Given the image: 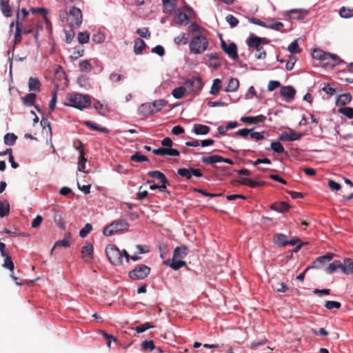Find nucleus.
Returning <instances> with one entry per match:
<instances>
[{"label":"nucleus","mask_w":353,"mask_h":353,"mask_svg":"<svg viewBox=\"0 0 353 353\" xmlns=\"http://www.w3.org/2000/svg\"><path fill=\"white\" fill-rule=\"evenodd\" d=\"M130 160L134 162H143L148 161V159L146 156L141 154L139 152H137L135 154L130 157Z\"/></svg>","instance_id":"47"},{"label":"nucleus","mask_w":353,"mask_h":353,"mask_svg":"<svg viewBox=\"0 0 353 353\" xmlns=\"http://www.w3.org/2000/svg\"><path fill=\"white\" fill-rule=\"evenodd\" d=\"M341 303L334 301H326L325 303V307L327 310H332L334 308L339 309L341 307Z\"/></svg>","instance_id":"59"},{"label":"nucleus","mask_w":353,"mask_h":353,"mask_svg":"<svg viewBox=\"0 0 353 353\" xmlns=\"http://www.w3.org/2000/svg\"><path fill=\"white\" fill-rule=\"evenodd\" d=\"M90 39V34L87 32H81L78 34V41L80 43H87Z\"/></svg>","instance_id":"56"},{"label":"nucleus","mask_w":353,"mask_h":353,"mask_svg":"<svg viewBox=\"0 0 353 353\" xmlns=\"http://www.w3.org/2000/svg\"><path fill=\"white\" fill-rule=\"evenodd\" d=\"M17 139V137L14 133H7L4 136V143L7 145H13Z\"/></svg>","instance_id":"41"},{"label":"nucleus","mask_w":353,"mask_h":353,"mask_svg":"<svg viewBox=\"0 0 353 353\" xmlns=\"http://www.w3.org/2000/svg\"><path fill=\"white\" fill-rule=\"evenodd\" d=\"M226 21L230 24L231 28L236 27L239 23V20L232 14H228L226 17Z\"/></svg>","instance_id":"60"},{"label":"nucleus","mask_w":353,"mask_h":353,"mask_svg":"<svg viewBox=\"0 0 353 353\" xmlns=\"http://www.w3.org/2000/svg\"><path fill=\"white\" fill-rule=\"evenodd\" d=\"M210 128L208 125L202 124H194L192 128V132L196 134L205 135L208 134Z\"/></svg>","instance_id":"23"},{"label":"nucleus","mask_w":353,"mask_h":353,"mask_svg":"<svg viewBox=\"0 0 353 353\" xmlns=\"http://www.w3.org/2000/svg\"><path fill=\"white\" fill-rule=\"evenodd\" d=\"M341 270L345 274L353 273V259H346L344 260V263H341Z\"/></svg>","instance_id":"28"},{"label":"nucleus","mask_w":353,"mask_h":353,"mask_svg":"<svg viewBox=\"0 0 353 353\" xmlns=\"http://www.w3.org/2000/svg\"><path fill=\"white\" fill-rule=\"evenodd\" d=\"M272 288L278 292H285L288 290L287 285L284 283L275 282L272 284Z\"/></svg>","instance_id":"50"},{"label":"nucleus","mask_w":353,"mask_h":353,"mask_svg":"<svg viewBox=\"0 0 353 353\" xmlns=\"http://www.w3.org/2000/svg\"><path fill=\"white\" fill-rule=\"evenodd\" d=\"M177 174L179 176L185 178L187 180H190L192 176L196 177H201L203 176V174L199 169H195L191 167L188 168H179Z\"/></svg>","instance_id":"11"},{"label":"nucleus","mask_w":353,"mask_h":353,"mask_svg":"<svg viewBox=\"0 0 353 353\" xmlns=\"http://www.w3.org/2000/svg\"><path fill=\"white\" fill-rule=\"evenodd\" d=\"M302 134L296 132H291L290 133L283 132L279 137V140L282 141H293L299 140Z\"/></svg>","instance_id":"17"},{"label":"nucleus","mask_w":353,"mask_h":353,"mask_svg":"<svg viewBox=\"0 0 353 353\" xmlns=\"http://www.w3.org/2000/svg\"><path fill=\"white\" fill-rule=\"evenodd\" d=\"M188 254L187 248L185 247H176L173 252L172 258L174 259H183Z\"/></svg>","instance_id":"32"},{"label":"nucleus","mask_w":353,"mask_h":353,"mask_svg":"<svg viewBox=\"0 0 353 353\" xmlns=\"http://www.w3.org/2000/svg\"><path fill=\"white\" fill-rule=\"evenodd\" d=\"M124 77L122 74L112 72L110 74L109 79L113 83H117L122 80Z\"/></svg>","instance_id":"63"},{"label":"nucleus","mask_w":353,"mask_h":353,"mask_svg":"<svg viewBox=\"0 0 353 353\" xmlns=\"http://www.w3.org/2000/svg\"><path fill=\"white\" fill-rule=\"evenodd\" d=\"M239 86V81L236 78H231L228 82V86L225 88L226 92H236Z\"/></svg>","instance_id":"30"},{"label":"nucleus","mask_w":353,"mask_h":353,"mask_svg":"<svg viewBox=\"0 0 353 353\" xmlns=\"http://www.w3.org/2000/svg\"><path fill=\"white\" fill-rule=\"evenodd\" d=\"M280 94L286 99H292L296 94V90L290 85L283 86L280 90Z\"/></svg>","instance_id":"20"},{"label":"nucleus","mask_w":353,"mask_h":353,"mask_svg":"<svg viewBox=\"0 0 353 353\" xmlns=\"http://www.w3.org/2000/svg\"><path fill=\"white\" fill-rule=\"evenodd\" d=\"M263 41L267 43L265 39L254 35H251L247 39V44L249 48H254L257 51V53L255 54V57L257 59H264L266 57V52L261 46Z\"/></svg>","instance_id":"4"},{"label":"nucleus","mask_w":353,"mask_h":353,"mask_svg":"<svg viewBox=\"0 0 353 353\" xmlns=\"http://www.w3.org/2000/svg\"><path fill=\"white\" fill-rule=\"evenodd\" d=\"M10 205L8 201H0V217H4L9 214Z\"/></svg>","instance_id":"33"},{"label":"nucleus","mask_w":353,"mask_h":353,"mask_svg":"<svg viewBox=\"0 0 353 353\" xmlns=\"http://www.w3.org/2000/svg\"><path fill=\"white\" fill-rule=\"evenodd\" d=\"M239 183L243 185H247V186H249L250 188H256L257 186H262L263 185H265V182L261 181H256L254 180H252L251 179H249V178H242Z\"/></svg>","instance_id":"21"},{"label":"nucleus","mask_w":353,"mask_h":353,"mask_svg":"<svg viewBox=\"0 0 353 353\" xmlns=\"http://www.w3.org/2000/svg\"><path fill=\"white\" fill-rule=\"evenodd\" d=\"M272 150L278 154L283 153L285 149L279 141L272 142L270 144Z\"/></svg>","instance_id":"46"},{"label":"nucleus","mask_w":353,"mask_h":353,"mask_svg":"<svg viewBox=\"0 0 353 353\" xmlns=\"http://www.w3.org/2000/svg\"><path fill=\"white\" fill-rule=\"evenodd\" d=\"M274 243L279 247H284L288 245V240L286 235L283 234H276L273 239Z\"/></svg>","instance_id":"22"},{"label":"nucleus","mask_w":353,"mask_h":353,"mask_svg":"<svg viewBox=\"0 0 353 353\" xmlns=\"http://www.w3.org/2000/svg\"><path fill=\"white\" fill-rule=\"evenodd\" d=\"M266 28H270L276 31H280L284 27V24L282 22H273V19H268Z\"/></svg>","instance_id":"35"},{"label":"nucleus","mask_w":353,"mask_h":353,"mask_svg":"<svg viewBox=\"0 0 353 353\" xmlns=\"http://www.w3.org/2000/svg\"><path fill=\"white\" fill-rule=\"evenodd\" d=\"M221 47L223 52L232 59L236 60L238 59L237 46L234 42L227 44L224 40L221 39Z\"/></svg>","instance_id":"10"},{"label":"nucleus","mask_w":353,"mask_h":353,"mask_svg":"<svg viewBox=\"0 0 353 353\" xmlns=\"http://www.w3.org/2000/svg\"><path fill=\"white\" fill-rule=\"evenodd\" d=\"M186 265L185 262L181 260H176V259L172 258V262L170 264V266L174 270H177L185 266Z\"/></svg>","instance_id":"49"},{"label":"nucleus","mask_w":353,"mask_h":353,"mask_svg":"<svg viewBox=\"0 0 353 353\" xmlns=\"http://www.w3.org/2000/svg\"><path fill=\"white\" fill-rule=\"evenodd\" d=\"M137 33L139 35H140L141 37H143L145 39L150 38V33L148 30V28H143L141 29H138L137 30Z\"/></svg>","instance_id":"64"},{"label":"nucleus","mask_w":353,"mask_h":353,"mask_svg":"<svg viewBox=\"0 0 353 353\" xmlns=\"http://www.w3.org/2000/svg\"><path fill=\"white\" fill-rule=\"evenodd\" d=\"M110 225L114 226L112 228L114 229V231H116L117 232H118L119 231L127 230L129 227V224L128 223V222L124 220L116 221L110 224Z\"/></svg>","instance_id":"26"},{"label":"nucleus","mask_w":353,"mask_h":353,"mask_svg":"<svg viewBox=\"0 0 353 353\" xmlns=\"http://www.w3.org/2000/svg\"><path fill=\"white\" fill-rule=\"evenodd\" d=\"M352 100V96L349 93L343 94L339 96L337 99L336 103L338 105H345L349 103Z\"/></svg>","instance_id":"39"},{"label":"nucleus","mask_w":353,"mask_h":353,"mask_svg":"<svg viewBox=\"0 0 353 353\" xmlns=\"http://www.w3.org/2000/svg\"><path fill=\"white\" fill-rule=\"evenodd\" d=\"M223 160V157L219 155H212L208 157H203L201 158V161L203 163L212 164L215 163L221 162Z\"/></svg>","instance_id":"31"},{"label":"nucleus","mask_w":353,"mask_h":353,"mask_svg":"<svg viewBox=\"0 0 353 353\" xmlns=\"http://www.w3.org/2000/svg\"><path fill=\"white\" fill-rule=\"evenodd\" d=\"M168 104L165 99H158L153 102L141 104L138 112L140 115L148 117L161 111Z\"/></svg>","instance_id":"1"},{"label":"nucleus","mask_w":353,"mask_h":353,"mask_svg":"<svg viewBox=\"0 0 353 353\" xmlns=\"http://www.w3.org/2000/svg\"><path fill=\"white\" fill-rule=\"evenodd\" d=\"M265 119L266 117L264 115L260 114L256 117H241V121L244 123L256 124L259 123H262L265 121Z\"/></svg>","instance_id":"19"},{"label":"nucleus","mask_w":353,"mask_h":353,"mask_svg":"<svg viewBox=\"0 0 353 353\" xmlns=\"http://www.w3.org/2000/svg\"><path fill=\"white\" fill-rule=\"evenodd\" d=\"M207 38L202 35H197L191 40L189 48L192 53L198 54L203 53L208 47Z\"/></svg>","instance_id":"3"},{"label":"nucleus","mask_w":353,"mask_h":353,"mask_svg":"<svg viewBox=\"0 0 353 353\" xmlns=\"http://www.w3.org/2000/svg\"><path fill=\"white\" fill-rule=\"evenodd\" d=\"M79 66L81 71L90 72L92 69V65L87 60L80 61Z\"/></svg>","instance_id":"55"},{"label":"nucleus","mask_w":353,"mask_h":353,"mask_svg":"<svg viewBox=\"0 0 353 353\" xmlns=\"http://www.w3.org/2000/svg\"><path fill=\"white\" fill-rule=\"evenodd\" d=\"M174 41L177 45H180L181 43L185 45L188 42V39L185 37V34H182L181 35L176 37Z\"/></svg>","instance_id":"61"},{"label":"nucleus","mask_w":353,"mask_h":353,"mask_svg":"<svg viewBox=\"0 0 353 353\" xmlns=\"http://www.w3.org/2000/svg\"><path fill=\"white\" fill-rule=\"evenodd\" d=\"M288 51L292 54H296L301 52V49L299 46L297 40L292 41L288 48Z\"/></svg>","instance_id":"51"},{"label":"nucleus","mask_w":353,"mask_h":353,"mask_svg":"<svg viewBox=\"0 0 353 353\" xmlns=\"http://www.w3.org/2000/svg\"><path fill=\"white\" fill-rule=\"evenodd\" d=\"M163 11L165 14H172L176 8V0H162Z\"/></svg>","instance_id":"18"},{"label":"nucleus","mask_w":353,"mask_h":353,"mask_svg":"<svg viewBox=\"0 0 353 353\" xmlns=\"http://www.w3.org/2000/svg\"><path fill=\"white\" fill-rule=\"evenodd\" d=\"M86 161H87V159L85 158V152H81V154H79V162H78V164H79L78 170L79 172H87L85 170Z\"/></svg>","instance_id":"42"},{"label":"nucleus","mask_w":353,"mask_h":353,"mask_svg":"<svg viewBox=\"0 0 353 353\" xmlns=\"http://www.w3.org/2000/svg\"><path fill=\"white\" fill-rule=\"evenodd\" d=\"M145 43L143 40L141 39H138L135 41L134 46V52L136 54H139L142 53L143 50L145 48Z\"/></svg>","instance_id":"36"},{"label":"nucleus","mask_w":353,"mask_h":353,"mask_svg":"<svg viewBox=\"0 0 353 353\" xmlns=\"http://www.w3.org/2000/svg\"><path fill=\"white\" fill-rule=\"evenodd\" d=\"M84 124L90 128V129L96 131H99L103 133H109L110 131L108 128L105 127H101L99 125H97L96 123L90 121H86L84 122Z\"/></svg>","instance_id":"29"},{"label":"nucleus","mask_w":353,"mask_h":353,"mask_svg":"<svg viewBox=\"0 0 353 353\" xmlns=\"http://www.w3.org/2000/svg\"><path fill=\"white\" fill-rule=\"evenodd\" d=\"M0 7L2 13L5 17H9L12 15V8L8 0H0Z\"/></svg>","instance_id":"24"},{"label":"nucleus","mask_w":353,"mask_h":353,"mask_svg":"<svg viewBox=\"0 0 353 353\" xmlns=\"http://www.w3.org/2000/svg\"><path fill=\"white\" fill-rule=\"evenodd\" d=\"M254 128H252V129H247V128H243V129H241L239 130H238L237 132H235V136H240V137H242L243 138H245L248 134H250V133L253 131Z\"/></svg>","instance_id":"62"},{"label":"nucleus","mask_w":353,"mask_h":353,"mask_svg":"<svg viewBox=\"0 0 353 353\" xmlns=\"http://www.w3.org/2000/svg\"><path fill=\"white\" fill-rule=\"evenodd\" d=\"M326 54V52H324L321 50L315 49L312 52V56L314 59L320 60L322 62Z\"/></svg>","instance_id":"54"},{"label":"nucleus","mask_w":353,"mask_h":353,"mask_svg":"<svg viewBox=\"0 0 353 353\" xmlns=\"http://www.w3.org/2000/svg\"><path fill=\"white\" fill-rule=\"evenodd\" d=\"M41 83L38 78L30 77L28 79V89L30 91H40Z\"/></svg>","instance_id":"27"},{"label":"nucleus","mask_w":353,"mask_h":353,"mask_svg":"<svg viewBox=\"0 0 353 353\" xmlns=\"http://www.w3.org/2000/svg\"><path fill=\"white\" fill-rule=\"evenodd\" d=\"M92 226L90 223H86L85 226L80 230L79 236L85 238L92 230Z\"/></svg>","instance_id":"58"},{"label":"nucleus","mask_w":353,"mask_h":353,"mask_svg":"<svg viewBox=\"0 0 353 353\" xmlns=\"http://www.w3.org/2000/svg\"><path fill=\"white\" fill-rule=\"evenodd\" d=\"M150 272V268L144 264L137 265L128 273L129 277L134 280H141L146 278Z\"/></svg>","instance_id":"8"},{"label":"nucleus","mask_w":353,"mask_h":353,"mask_svg":"<svg viewBox=\"0 0 353 353\" xmlns=\"http://www.w3.org/2000/svg\"><path fill=\"white\" fill-rule=\"evenodd\" d=\"M105 254L112 265L119 266L122 264V254L116 245H108L105 248Z\"/></svg>","instance_id":"5"},{"label":"nucleus","mask_w":353,"mask_h":353,"mask_svg":"<svg viewBox=\"0 0 353 353\" xmlns=\"http://www.w3.org/2000/svg\"><path fill=\"white\" fill-rule=\"evenodd\" d=\"M68 102L65 103L68 106H71L82 110L88 108L91 105L90 97L88 95L81 94L79 93L68 94L67 97Z\"/></svg>","instance_id":"2"},{"label":"nucleus","mask_w":353,"mask_h":353,"mask_svg":"<svg viewBox=\"0 0 353 353\" xmlns=\"http://www.w3.org/2000/svg\"><path fill=\"white\" fill-rule=\"evenodd\" d=\"M290 206L285 202L282 201L279 203H274L272 204L271 209L279 212H285L289 210Z\"/></svg>","instance_id":"25"},{"label":"nucleus","mask_w":353,"mask_h":353,"mask_svg":"<svg viewBox=\"0 0 353 353\" xmlns=\"http://www.w3.org/2000/svg\"><path fill=\"white\" fill-rule=\"evenodd\" d=\"M36 97L37 96L34 93L28 94L23 98V101L26 105H33L36 99Z\"/></svg>","instance_id":"44"},{"label":"nucleus","mask_w":353,"mask_h":353,"mask_svg":"<svg viewBox=\"0 0 353 353\" xmlns=\"http://www.w3.org/2000/svg\"><path fill=\"white\" fill-rule=\"evenodd\" d=\"M183 85L185 88L186 92L198 94L203 88V83L200 77H194L186 80Z\"/></svg>","instance_id":"7"},{"label":"nucleus","mask_w":353,"mask_h":353,"mask_svg":"<svg viewBox=\"0 0 353 353\" xmlns=\"http://www.w3.org/2000/svg\"><path fill=\"white\" fill-rule=\"evenodd\" d=\"M141 347L143 350H149L150 351L154 350L156 347L152 340H145L141 343Z\"/></svg>","instance_id":"53"},{"label":"nucleus","mask_w":353,"mask_h":353,"mask_svg":"<svg viewBox=\"0 0 353 353\" xmlns=\"http://www.w3.org/2000/svg\"><path fill=\"white\" fill-rule=\"evenodd\" d=\"M290 19L300 20L303 19L307 14V12L304 10L294 9L286 12Z\"/></svg>","instance_id":"14"},{"label":"nucleus","mask_w":353,"mask_h":353,"mask_svg":"<svg viewBox=\"0 0 353 353\" xmlns=\"http://www.w3.org/2000/svg\"><path fill=\"white\" fill-rule=\"evenodd\" d=\"M185 92H186V90L183 85L174 88L172 92V94L175 99H179L183 97Z\"/></svg>","instance_id":"43"},{"label":"nucleus","mask_w":353,"mask_h":353,"mask_svg":"<svg viewBox=\"0 0 353 353\" xmlns=\"http://www.w3.org/2000/svg\"><path fill=\"white\" fill-rule=\"evenodd\" d=\"M23 22L19 21V14L17 13L16 21V32L14 34V44L17 45L21 42Z\"/></svg>","instance_id":"16"},{"label":"nucleus","mask_w":353,"mask_h":353,"mask_svg":"<svg viewBox=\"0 0 353 353\" xmlns=\"http://www.w3.org/2000/svg\"><path fill=\"white\" fill-rule=\"evenodd\" d=\"M341 263L339 261H334L325 268V272L330 274H332L336 270L341 269Z\"/></svg>","instance_id":"40"},{"label":"nucleus","mask_w":353,"mask_h":353,"mask_svg":"<svg viewBox=\"0 0 353 353\" xmlns=\"http://www.w3.org/2000/svg\"><path fill=\"white\" fill-rule=\"evenodd\" d=\"M192 12L193 10L191 8L187 6L182 8L174 18L175 22L180 26L186 25Z\"/></svg>","instance_id":"9"},{"label":"nucleus","mask_w":353,"mask_h":353,"mask_svg":"<svg viewBox=\"0 0 353 353\" xmlns=\"http://www.w3.org/2000/svg\"><path fill=\"white\" fill-rule=\"evenodd\" d=\"M66 14H68L66 20L72 28H79L81 26L83 16L79 8L71 7Z\"/></svg>","instance_id":"6"},{"label":"nucleus","mask_w":353,"mask_h":353,"mask_svg":"<svg viewBox=\"0 0 353 353\" xmlns=\"http://www.w3.org/2000/svg\"><path fill=\"white\" fill-rule=\"evenodd\" d=\"M147 174H148V176H149L152 178L158 179L159 181V182L163 181L165 183L166 181V179H167L166 176L164 175L163 173H162L160 171H158V170L149 171Z\"/></svg>","instance_id":"37"},{"label":"nucleus","mask_w":353,"mask_h":353,"mask_svg":"<svg viewBox=\"0 0 353 353\" xmlns=\"http://www.w3.org/2000/svg\"><path fill=\"white\" fill-rule=\"evenodd\" d=\"M341 62L343 61L337 55L327 52L322 61V64L325 67L334 68Z\"/></svg>","instance_id":"12"},{"label":"nucleus","mask_w":353,"mask_h":353,"mask_svg":"<svg viewBox=\"0 0 353 353\" xmlns=\"http://www.w3.org/2000/svg\"><path fill=\"white\" fill-rule=\"evenodd\" d=\"M81 257L85 262H90L93 258V246L90 243L86 242L81 248Z\"/></svg>","instance_id":"13"},{"label":"nucleus","mask_w":353,"mask_h":353,"mask_svg":"<svg viewBox=\"0 0 353 353\" xmlns=\"http://www.w3.org/2000/svg\"><path fill=\"white\" fill-rule=\"evenodd\" d=\"M70 237V234H68L66 238H65L63 240H60V241L55 242L53 248L51 250V253L53 252V251L54 250V249L56 248L59 247V246L64 247V248H69L70 246V243L69 241Z\"/></svg>","instance_id":"38"},{"label":"nucleus","mask_w":353,"mask_h":353,"mask_svg":"<svg viewBox=\"0 0 353 353\" xmlns=\"http://www.w3.org/2000/svg\"><path fill=\"white\" fill-rule=\"evenodd\" d=\"M332 259V255L330 254H325L324 256H321L318 257L314 262L312 265L310 267L314 269H319L323 265H325L326 263L331 261Z\"/></svg>","instance_id":"15"},{"label":"nucleus","mask_w":353,"mask_h":353,"mask_svg":"<svg viewBox=\"0 0 353 353\" xmlns=\"http://www.w3.org/2000/svg\"><path fill=\"white\" fill-rule=\"evenodd\" d=\"M221 81L219 79H215L213 81L212 85L210 88V94L212 95H217L221 89Z\"/></svg>","instance_id":"34"},{"label":"nucleus","mask_w":353,"mask_h":353,"mask_svg":"<svg viewBox=\"0 0 353 353\" xmlns=\"http://www.w3.org/2000/svg\"><path fill=\"white\" fill-rule=\"evenodd\" d=\"M339 14L343 18H350L353 17V9L342 7L339 10Z\"/></svg>","instance_id":"48"},{"label":"nucleus","mask_w":353,"mask_h":353,"mask_svg":"<svg viewBox=\"0 0 353 353\" xmlns=\"http://www.w3.org/2000/svg\"><path fill=\"white\" fill-rule=\"evenodd\" d=\"M338 112L349 119L353 118V108L350 107L340 108Z\"/></svg>","instance_id":"52"},{"label":"nucleus","mask_w":353,"mask_h":353,"mask_svg":"<svg viewBox=\"0 0 353 353\" xmlns=\"http://www.w3.org/2000/svg\"><path fill=\"white\" fill-rule=\"evenodd\" d=\"M154 327V325H152L150 323L146 322L144 324L137 326L134 329L136 330L137 333H142L145 332V330Z\"/></svg>","instance_id":"57"},{"label":"nucleus","mask_w":353,"mask_h":353,"mask_svg":"<svg viewBox=\"0 0 353 353\" xmlns=\"http://www.w3.org/2000/svg\"><path fill=\"white\" fill-rule=\"evenodd\" d=\"M4 259V263L3 264V266L9 270H10L12 272L14 271V263L11 259V257L8 254H6L5 256H3Z\"/></svg>","instance_id":"45"}]
</instances>
